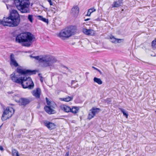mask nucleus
<instances>
[{"instance_id":"45","label":"nucleus","mask_w":156,"mask_h":156,"mask_svg":"<svg viewBox=\"0 0 156 156\" xmlns=\"http://www.w3.org/2000/svg\"><path fill=\"white\" fill-rule=\"evenodd\" d=\"M97 70L101 73V71L100 70L98 69H97Z\"/></svg>"},{"instance_id":"20","label":"nucleus","mask_w":156,"mask_h":156,"mask_svg":"<svg viewBox=\"0 0 156 156\" xmlns=\"http://www.w3.org/2000/svg\"><path fill=\"white\" fill-rule=\"evenodd\" d=\"M122 1H118L115 2L113 4L112 7H118L122 5Z\"/></svg>"},{"instance_id":"25","label":"nucleus","mask_w":156,"mask_h":156,"mask_svg":"<svg viewBox=\"0 0 156 156\" xmlns=\"http://www.w3.org/2000/svg\"><path fill=\"white\" fill-rule=\"evenodd\" d=\"M120 111L123 113V115L125 116L126 118H127L128 116V114L127 111H126L123 109L120 108H119Z\"/></svg>"},{"instance_id":"4","label":"nucleus","mask_w":156,"mask_h":156,"mask_svg":"<svg viewBox=\"0 0 156 156\" xmlns=\"http://www.w3.org/2000/svg\"><path fill=\"white\" fill-rule=\"evenodd\" d=\"M16 41L21 44L22 46H29V32H26L18 35L16 38Z\"/></svg>"},{"instance_id":"2","label":"nucleus","mask_w":156,"mask_h":156,"mask_svg":"<svg viewBox=\"0 0 156 156\" xmlns=\"http://www.w3.org/2000/svg\"><path fill=\"white\" fill-rule=\"evenodd\" d=\"M77 30L76 26H69L62 30L57 35L62 40H65L74 35L76 33Z\"/></svg>"},{"instance_id":"46","label":"nucleus","mask_w":156,"mask_h":156,"mask_svg":"<svg viewBox=\"0 0 156 156\" xmlns=\"http://www.w3.org/2000/svg\"><path fill=\"white\" fill-rule=\"evenodd\" d=\"M41 74H40V73H39V74H38V75H39V76H41Z\"/></svg>"},{"instance_id":"5","label":"nucleus","mask_w":156,"mask_h":156,"mask_svg":"<svg viewBox=\"0 0 156 156\" xmlns=\"http://www.w3.org/2000/svg\"><path fill=\"white\" fill-rule=\"evenodd\" d=\"M29 0H14L16 8L22 13L27 12L29 10Z\"/></svg>"},{"instance_id":"37","label":"nucleus","mask_w":156,"mask_h":156,"mask_svg":"<svg viewBox=\"0 0 156 156\" xmlns=\"http://www.w3.org/2000/svg\"><path fill=\"white\" fill-rule=\"evenodd\" d=\"M33 20L32 15H30V22L32 23Z\"/></svg>"},{"instance_id":"24","label":"nucleus","mask_w":156,"mask_h":156,"mask_svg":"<svg viewBox=\"0 0 156 156\" xmlns=\"http://www.w3.org/2000/svg\"><path fill=\"white\" fill-rule=\"evenodd\" d=\"M94 82H96L99 85H101L102 83V82L100 78L96 77L94 78Z\"/></svg>"},{"instance_id":"27","label":"nucleus","mask_w":156,"mask_h":156,"mask_svg":"<svg viewBox=\"0 0 156 156\" xmlns=\"http://www.w3.org/2000/svg\"><path fill=\"white\" fill-rule=\"evenodd\" d=\"M96 11V9L94 8H91L88 9L87 15L90 16L91 14L93 12Z\"/></svg>"},{"instance_id":"29","label":"nucleus","mask_w":156,"mask_h":156,"mask_svg":"<svg viewBox=\"0 0 156 156\" xmlns=\"http://www.w3.org/2000/svg\"><path fill=\"white\" fill-rule=\"evenodd\" d=\"M90 112H89L88 114V119L89 120L94 117L95 116L93 112H92V111H90Z\"/></svg>"},{"instance_id":"38","label":"nucleus","mask_w":156,"mask_h":156,"mask_svg":"<svg viewBox=\"0 0 156 156\" xmlns=\"http://www.w3.org/2000/svg\"><path fill=\"white\" fill-rule=\"evenodd\" d=\"M48 1L49 2L50 5H53V3L51 0H48Z\"/></svg>"},{"instance_id":"30","label":"nucleus","mask_w":156,"mask_h":156,"mask_svg":"<svg viewBox=\"0 0 156 156\" xmlns=\"http://www.w3.org/2000/svg\"><path fill=\"white\" fill-rule=\"evenodd\" d=\"M34 87V84L31 79L30 77V89H33Z\"/></svg>"},{"instance_id":"32","label":"nucleus","mask_w":156,"mask_h":156,"mask_svg":"<svg viewBox=\"0 0 156 156\" xmlns=\"http://www.w3.org/2000/svg\"><path fill=\"white\" fill-rule=\"evenodd\" d=\"M76 83V82L75 80H72L71 81V86H72V87H73L74 88H75L76 87H78V84L77 83H76V84L74 85V84Z\"/></svg>"},{"instance_id":"47","label":"nucleus","mask_w":156,"mask_h":156,"mask_svg":"<svg viewBox=\"0 0 156 156\" xmlns=\"http://www.w3.org/2000/svg\"><path fill=\"white\" fill-rule=\"evenodd\" d=\"M89 20V19H86V20H86V21L88 20Z\"/></svg>"},{"instance_id":"26","label":"nucleus","mask_w":156,"mask_h":156,"mask_svg":"<svg viewBox=\"0 0 156 156\" xmlns=\"http://www.w3.org/2000/svg\"><path fill=\"white\" fill-rule=\"evenodd\" d=\"M78 109L77 107H73L72 108H71L70 112L73 113H76L77 112Z\"/></svg>"},{"instance_id":"28","label":"nucleus","mask_w":156,"mask_h":156,"mask_svg":"<svg viewBox=\"0 0 156 156\" xmlns=\"http://www.w3.org/2000/svg\"><path fill=\"white\" fill-rule=\"evenodd\" d=\"M13 156H19L18 151L15 149H13L12 151Z\"/></svg>"},{"instance_id":"43","label":"nucleus","mask_w":156,"mask_h":156,"mask_svg":"<svg viewBox=\"0 0 156 156\" xmlns=\"http://www.w3.org/2000/svg\"><path fill=\"white\" fill-rule=\"evenodd\" d=\"M92 67L93 68H94V69H96V70H97V69H98L97 68H95V67H94V66H93Z\"/></svg>"},{"instance_id":"31","label":"nucleus","mask_w":156,"mask_h":156,"mask_svg":"<svg viewBox=\"0 0 156 156\" xmlns=\"http://www.w3.org/2000/svg\"><path fill=\"white\" fill-rule=\"evenodd\" d=\"M110 39L112 42L116 43L117 38L114 37L113 36H111L110 37Z\"/></svg>"},{"instance_id":"22","label":"nucleus","mask_w":156,"mask_h":156,"mask_svg":"<svg viewBox=\"0 0 156 156\" xmlns=\"http://www.w3.org/2000/svg\"><path fill=\"white\" fill-rule=\"evenodd\" d=\"M37 19L41 20L44 22L47 23L48 22V19L44 18L42 16H37Z\"/></svg>"},{"instance_id":"44","label":"nucleus","mask_w":156,"mask_h":156,"mask_svg":"<svg viewBox=\"0 0 156 156\" xmlns=\"http://www.w3.org/2000/svg\"><path fill=\"white\" fill-rule=\"evenodd\" d=\"M29 18H30V17H29V15L28 16V20H29Z\"/></svg>"},{"instance_id":"12","label":"nucleus","mask_w":156,"mask_h":156,"mask_svg":"<svg viewBox=\"0 0 156 156\" xmlns=\"http://www.w3.org/2000/svg\"><path fill=\"white\" fill-rule=\"evenodd\" d=\"M83 32L86 35L90 36H94L96 34L95 31L94 30L87 29L85 28L83 29Z\"/></svg>"},{"instance_id":"8","label":"nucleus","mask_w":156,"mask_h":156,"mask_svg":"<svg viewBox=\"0 0 156 156\" xmlns=\"http://www.w3.org/2000/svg\"><path fill=\"white\" fill-rule=\"evenodd\" d=\"M15 101L20 105L23 107H25L29 102V100L28 99L24 98H20L19 100H15Z\"/></svg>"},{"instance_id":"13","label":"nucleus","mask_w":156,"mask_h":156,"mask_svg":"<svg viewBox=\"0 0 156 156\" xmlns=\"http://www.w3.org/2000/svg\"><path fill=\"white\" fill-rule=\"evenodd\" d=\"M10 65H13L16 67L19 66L18 63L15 59L14 55L13 54H11L10 56Z\"/></svg>"},{"instance_id":"34","label":"nucleus","mask_w":156,"mask_h":156,"mask_svg":"<svg viewBox=\"0 0 156 156\" xmlns=\"http://www.w3.org/2000/svg\"><path fill=\"white\" fill-rule=\"evenodd\" d=\"M37 71L36 70H30V75L36 74Z\"/></svg>"},{"instance_id":"35","label":"nucleus","mask_w":156,"mask_h":156,"mask_svg":"<svg viewBox=\"0 0 156 156\" xmlns=\"http://www.w3.org/2000/svg\"><path fill=\"white\" fill-rule=\"evenodd\" d=\"M123 39L117 38L116 43H120L123 41Z\"/></svg>"},{"instance_id":"3","label":"nucleus","mask_w":156,"mask_h":156,"mask_svg":"<svg viewBox=\"0 0 156 156\" xmlns=\"http://www.w3.org/2000/svg\"><path fill=\"white\" fill-rule=\"evenodd\" d=\"M30 57L39 60L40 62L42 63L43 66L44 67L52 66L57 61L55 57L49 55H44L41 58L39 56H33L30 55Z\"/></svg>"},{"instance_id":"10","label":"nucleus","mask_w":156,"mask_h":156,"mask_svg":"<svg viewBox=\"0 0 156 156\" xmlns=\"http://www.w3.org/2000/svg\"><path fill=\"white\" fill-rule=\"evenodd\" d=\"M16 72L21 76H27V74L29 73V69L26 70L21 69L20 67H18L16 69Z\"/></svg>"},{"instance_id":"19","label":"nucleus","mask_w":156,"mask_h":156,"mask_svg":"<svg viewBox=\"0 0 156 156\" xmlns=\"http://www.w3.org/2000/svg\"><path fill=\"white\" fill-rule=\"evenodd\" d=\"M60 108L61 109L67 112H70L71 111L70 108L66 105H62L60 106Z\"/></svg>"},{"instance_id":"9","label":"nucleus","mask_w":156,"mask_h":156,"mask_svg":"<svg viewBox=\"0 0 156 156\" xmlns=\"http://www.w3.org/2000/svg\"><path fill=\"white\" fill-rule=\"evenodd\" d=\"M29 78V77H27V76H23L20 83L21 84L23 88H27L29 87V82L27 80Z\"/></svg>"},{"instance_id":"16","label":"nucleus","mask_w":156,"mask_h":156,"mask_svg":"<svg viewBox=\"0 0 156 156\" xmlns=\"http://www.w3.org/2000/svg\"><path fill=\"white\" fill-rule=\"evenodd\" d=\"M36 41L35 36L30 33V47H33V44L35 43Z\"/></svg>"},{"instance_id":"11","label":"nucleus","mask_w":156,"mask_h":156,"mask_svg":"<svg viewBox=\"0 0 156 156\" xmlns=\"http://www.w3.org/2000/svg\"><path fill=\"white\" fill-rule=\"evenodd\" d=\"M44 124L45 126L50 130H52L55 128V124L52 122L45 121L44 122Z\"/></svg>"},{"instance_id":"42","label":"nucleus","mask_w":156,"mask_h":156,"mask_svg":"<svg viewBox=\"0 0 156 156\" xmlns=\"http://www.w3.org/2000/svg\"><path fill=\"white\" fill-rule=\"evenodd\" d=\"M8 0H2V1L5 2V3H6V2H7L8 1Z\"/></svg>"},{"instance_id":"49","label":"nucleus","mask_w":156,"mask_h":156,"mask_svg":"<svg viewBox=\"0 0 156 156\" xmlns=\"http://www.w3.org/2000/svg\"><path fill=\"white\" fill-rule=\"evenodd\" d=\"M33 5V3H32L31 4V6H32V5Z\"/></svg>"},{"instance_id":"39","label":"nucleus","mask_w":156,"mask_h":156,"mask_svg":"<svg viewBox=\"0 0 156 156\" xmlns=\"http://www.w3.org/2000/svg\"><path fill=\"white\" fill-rule=\"evenodd\" d=\"M40 77L41 81V82H43V77L41 76H40Z\"/></svg>"},{"instance_id":"48","label":"nucleus","mask_w":156,"mask_h":156,"mask_svg":"<svg viewBox=\"0 0 156 156\" xmlns=\"http://www.w3.org/2000/svg\"><path fill=\"white\" fill-rule=\"evenodd\" d=\"M151 55V56H155V55Z\"/></svg>"},{"instance_id":"40","label":"nucleus","mask_w":156,"mask_h":156,"mask_svg":"<svg viewBox=\"0 0 156 156\" xmlns=\"http://www.w3.org/2000/svg\"><path fill=\"white\" fill-rule=\"evenodd\" d=\"M0 150L1 151H3V147L1 146H0Z\"/></svg>"},{"instance_id":"36","label":"nucleus","mask_w":156,"mask_h":156,"mask_svg":"<svg viewBox=\"0 0 156 156\" xmlns=\"http://www.w3.org/2000/svg\"><path fill=\"white\" fill-rule=\"evenodd\" d=\"M46 99L47 105H50L51 103V102L48 100V99L47 98H46Z\"/></svg>"},{"instance_id":"6","label":"nucleus","mask_w":156,"mask_h":156,"mask_svg":"<svg viewBox=\"0 0 156 156\" xmlns=\"http://www.w3.org/2000/svg\"><path fill=\"white\" fill-rule=\"evenodd\" d=\"M14 112V110L12 107L7 108L3 112L1 118L2 120L4 121L9 119L12 116Z\"/></svg>"},{"instance_id":"7","label":"nucleus","mask_w":156,"mask_h":156,"mask_svg":"<svg viewBox=\"0 0 156 156\" xmlns=\"http://www.w3.org/2000/svg\"><path fill=\"white\" fill-rule=\"evenodd\" d=\"M23 76L18 77L15 73L10 75V77L11 80L14 82L20 84Z\"/></svg>"},{"instance_id":"41","label":"nucleus","mask_w":156,"mask_h":156,"mask_svg":"<svg viewBox=\"0 0 156 156\" xmlns=\"http://www.w3.org/2000/svg\"><path fill=\"white\" fill-rule=\"evenodd\" d=\"M69 152H67L66 153L65 156H69Z\"/></svg>"},{"instance_id":"50","label":"nucleus","mask_w":156,"mask_h":156,"mask_svg":"<svg viewBox=\"0 0 156 156\" xmlns=\"http://www.w3.org/2000/svg\"><path fill=\"white\" fill-rule=\"evenodd\" d=\"M33 0V1H36V0Z\"/></svg>"},{"instance_id":"17","label":"nucleus","mask_w":156,"mask_h":156,"mask_svg":"<svg viewBox=\"0 0 156 156\" xmlns=\"http://www.w3.org/2000/svg\"><path fill=\"white\" fill-rule=\"evenodd\" d=\"M15 5V4L14 2V0H13V1H8L6 3L7 8L8 9H11Z\"/></svg>"},{"instance_id":"1","label":"nucleus","mask_w":156,"mask_h":156,"mask_svg":"<svg viewBox=\"0 0 156 156\" xmlns=\"http://www.w3.org/2000/svg\"><path fill=\"white\" fill-rule=\"evenodd\" d=\"M3 20H0V24L4 26L13 27L17 26L20 22L19 15L17 11L12 10L10 16L7 18H4Z\"/></svg>"},{"instance_id":"18","label":"nucleus","mask_w":156,"mask_h":156,"mask_svg":"<svg viewBox=\"0 0 156 156\" xmlns=\"http://www.w3.org/2000/svg\"><path fill=\"white\" fill-rule=\"evenodd\" d=\"M44 108L45 111L49 114H52L55 113V110L52 109L50 106H46Z\"/></svg>"},{"instance_id":"15","label":"nucleus","mask_w":156,"mask_h":156,"mask_svg":"<svg viewBox=\"0 0 156 156\" xmlns=\"http://www.w3.org/2000/svg\"><path fill=\"white\" fill-rule=\"evenodd\" d=\"M79 9L77 6H74L72 9L71 13L74 16H76L78 14Z\"/></svg>"},{"instance_id":"14","label":"nucleus","mask_w":156,"mask_h":156,"mask_svg":"<svg viewBox=\"0 0 156 156\" xmlns=\"http://www.w3.org/2000/svg\"><path fill=\"white\" fill-rule=\"evenodd\" d=\"M31 93L36 98H39L41 95V90L39 88H37L36 90H33Z\"/></svg>"},{"instance_id":"23","label":"nucleus","mask_w":156,"mask_h":156,"mask_svg":"<svg viewBox=\"0 0 156 156\" xmlns=\"http://www.w3.org/2000/svg\"><path fill=\"white\" fill-rule=\"evenodd\" d=\"M100 109L99 108H93L90 111H92L95 115L98 113L100 111Z\"/></svg>"},{"instance_id":"33","label":"nucleus","mask_w":156,"mask_h":156,"mask_svg":"<svg viewBox=\"0 0 156 156\" xmlns=\"http://www.w3.org/2000/svg\"><path fill=\"white\" fill-rule=\"evenodd\" d=\"M152 46L153 48L156 49V38L152 42Z\"/></svg>"},{"instance_id":"21","label":"nucleus","mask_w":156,"mask_h":156,"mask_svg":"<svg viewBox=\"0 0 156 156\" xmlns=\"http://www.w3.org/2000/svg\"><path fill=\"white\" fill-rule=\"evenodd\" d=\"M73 96L71 97L68 96L67 97L65 98H60V99L62 101H63L66 102H69L72 100L73 99Z\"/></svg>"}]
</instances>
